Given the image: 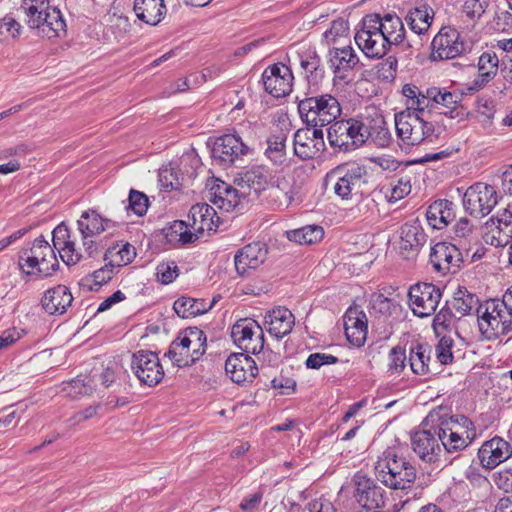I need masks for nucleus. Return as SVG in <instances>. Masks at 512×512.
<instances>
[{"mask_svg": "<svg viewBox=\"0 0 512 512\" xmlns=\"http://www.w3.org/2000/svg\"><path fill=\"white\" fill-rule=\"evenodd\" d=\"M18 268L25 279L39 280L52 276L59 269V263L54 248L41 235L32 242L29 249L21 252Z\"/></svg>", "mask_w": 512, "mask_h": 512, "instance_id": "1", "label": "nucleus"}, {"mask_svg": "<svg viewBox=\"0 0 512 512\" xmlns=\"http://www.w3.org/2000/svg\"><path fill=\"white\" fill-rule=\"evenodd\" d=\"M27 26L41 38L55 39L66 34V23L60 10L50 5L49 0H26Z\"/></svg>", "mask_w": 512, "mask_h": 512, "instance_id": "2", "label": "nucleus"}, {"mask_svg": "<svg viewBox=\"0 0 512 512\" xmlns=\"http://www.w3.org/2000/svg\"><path fill=\"white\" fill-rule=\"evenodd\" d=\"M375 470L379 480L394 490L408 489L416 479L414 466L393 449L382 453L376 462Z\"/></svg>", "mask_w": 512, "mask_h": 512, "instance_id": "3", "label": "nucleus"}, {"mask_svg": "<svg viewBox=\"0 0 512 512\" xmlns=\"http://www.w3.org/2000/svg\"><path fill=\"white\" fill-rule=\"evenodd\" d=\"M206 350V336L198 328H188L180 332L170 344L166 356L173 365L186 367L195 363Z\"/></svg>", "mask_w": 512, "mask_h": 512, "instance_id": "4", "label": "nucleus"}, {"mask_svg": "<svg viewBox=\"0 0 512 512\" xmlns=\"http://www.w3.org/2000/svg\"><path fill=\"white\" fill-rule=\"evenodd\" d=\"M298 110L302 120L316 129L334 122L342 111L339 101L331 94L305 98L299 102Z\"/></svg>", "mask_w": 512, "mask_h": 512, "instance_id": "5", "label": "nucleus"}, {"mask_svg": "<svg viewBox=\"0 0 512 512\" xmlns=\"http://www.w3.org/2000/svg\"><path fill=\"white\" fill-rule=\"evenodd\" d=\"M437 434L449 453L464 450L477 436L474 424L465 416L440 418Z\"/></svg>", "mask_w": 512, "mask_h": 512, "instance_id": "6", "label": "nucleus"}, {"mask_svg": "<svg viewBox=\"0 0 512 512\" xmlns=\"http://www.w3.org/2000/svg\"><path fill=\"white\" fill-rule=\"evenodd\" d=\"M367 117H354L335 121L328 129L329 143L344 150L362 146L369 138Z\"/></svg>", "mask_w": 512, "mask_h": 512, "instance_id": "7", "label": "nucleus"}, {"mask_svg": "<svg viewBox=\"0 0 512 512\" xmlns=\"http://www.w3.org/2000/svg\"><path fill=\"white\" fill-rule=\"evenodd\" d=\"M395 129L398 138L405 146H415L431 138L434 126L417 114L398 112L394 116Z\"/></svg>", "mask_w": 512, "mask_h": 512, "instance_id": "8", "label": "nucleus"}, {"mask_svg": "<svg viewBox=\"0 0 512 512\" xmlns=\"http://www.w3.org/2000/svg\"><path fill=\"white\" fill-rule=\"evenodd\" d=\"M478 326L484 338L497 339L512 331L511 316L495 301L486 302L478 310Z\"/></svg>", "mask_w": 512, "mask_h": 512, "instance_id": "9", "label": "nucleus"}, {"mask_svg": "<svg viewBox=\"0 0 512 512\" xmlns=\"http://www.w3.org/2000/svg\"><path fill=\"white\" fill-rule=\"evenodd\" d=\"M76 224L81 235L82 245L88 256H93L98 252L99 244L96 238L114 227L112 220L104 218L95 209L83 211Z\"/></svg>", "mask_w": 512, "mask_h": 512, "instance_id": "10", "label": "nucleus"}, {"mask_svg": "<svg viewBox=\"0 0 512 512\" xmlns=\"http://www.w3.org/2000/svg\"><path fill=\"white\" fill-rule=\"evenodd\" d=\"M230 334L233 343L244 353L256 355L264 349L263 328L254 319H239L232 325Z\"/></svg>", "mask_w": 512, "mask_h": 512, "instance_id": "11", "label": "nucleus"}, {"mask_svg": "<svg viewBox=\"0 0 512 512\" xmlns=\"http://www.w3.org/2000/svg\"><path fill=\"white\" fill-rule=\"evenodd\" d=\"M498 203L495 188L484 182H477L466 189L463 194V207L473 217L488 215Z\"/></svg>", "mask_w": 512, "mask_h": 512, "instance_id": "12", "label": "nucleus"}, {"mask_svg": "<svg viewBox=\"0 0 512 512\" xmlns=\"http://www.w3.org/2000/svg\"><path fill=\"white\" fill-rule=\"evenodd\" d=\"M371 14L366 15L354 39L359 49L369 58H382L387 54L389 47L382 37L380 26L374 21Z\"/></svg>", "mask_w": 512, "mask_h": 512, "instance_id": "13", "label": "nucleus"}, {"mask_svg": "<svg viewBox=\"0 0 512 512\" xmlns=\"http://www.w3.org/2000/svg\"><path fill=\"white\" fill-rule=\"evenodd\" d=\"M366 170L357 163H346L334 168L328 175V179L334 181V192L343 200L352 197L354 190L364 182Z\"/></svg>", "mask_w": 512, "mask_h": 512, "instance_id": "14", "label": "nucleus"}, {"mask_svg": "<svg viewBox=\"0 0 512 512\" xmlns=\"http://www.w3.org/2000/svg\"><path fill=\"white\" fill-rule=\"evenodd\" d=\"M465 51L459 31L452 26H443L431 41L430 59L443 61L455 59Z\"/></svg>", "mask_w": 512, "mask_h": 512, "instance_id": "15", "label": "nucleus"}, {"mask_svg": "<svg viewBox=\"0 0 512 512\" xmlns=\"http://www.w3.org/2000/svg\"><path fill=\"white\" fill-rule=\"evenodd\" d=\"M131 369L137 379L149 387L158 385L164 378V368L160 359L152 351L140 350L134 353Z\"/></svg>", "mask_w": 512, "mask_h": 512, "instance_id": "16", "label": "nucleus"}, {"mask_svg": "<svg viewBox=\"0 0 512 512\" xmlns=\"http://www.w3.org/2000/svg\"><path fill=\"white\" fill-rule=\"evenodd\" d=\"M440 289L432 283H417L408 292L409 306L418 317H428L436 311L440 299Z\"/></svg>", "mask_w": 512, "mask_h": 512, "instance_id": "17", "label": "nucleus"}, {"mask_svg": "<svg viewBox=\"0 0 512 512\" xmlns=\"http://www.w3.org/2000/svg\"><path fill=\"white\" fill-rule=\"evenodd\" d=\"M512 237V212L499 210L484 225L483 240L494 247L505 246Z\"/></svg>", "mask_w": 512, "mask_h": 512, "instance_id": "18", "label": "nucleus"}, {"mask_svg": "<svg viewBox=\"0 0 512 512\" xmlns=\"http://www.w3.org/2000/svg\"><path fill=\"white\" fill-rule=\"evenodd\" d=\"M219 223L220 218L215 209L206 203L195 204L189 211L188 225L196 239L216 232Z\"/></svg>", "mask_w": 512, "mask_h": 512, "instance_id": "19", "label": "nucleus"}, {"mask_svg": "<svg viewBox=\"0 0 512 512\" xmlns=\"http://www.w3.org/2000/svg\"><path fill=\"white\" fill-rule=\"evenodd\" d=\"M262 80L265 90L274 97L288 95L292 91L293 74L285 64H273L267 67Z\"/></svg>", "mask_w": 512, "mask_h": 512, "instance_id": "20", "label": "nucleus"}, {"mask_svg": "<svg viewBox=\"0 0 512 512\" xmlns=\"http://www.w3.org/2000/svg\"><path fill=\"white\" fill-rule=\"evenodd\" d=\"M322 129H299L294 135V152L301 159H313L324 150Z\"/></svg>", "mask_w": 512, "mask_h": 512, "instance_id": "21", "label": "nucleus"}, {"mask_svg": "<svg viewBox=\"0 0 512 512\" xmlns=\"http://www.w3.org/2000/svg\"><path fill=\"white\" fill-rule=\"evenodd\" d=\"M430 262L435 270L442 274L455 273L460 268L462 254L455 245L439 242L431 248Z\"/></svg>", "mask_w": 512, "mask_h": 512, "instance_id": "22", "label": "nucleus"}, {"mask_svg": "<svg viewBox=\"0 0 512 512\" xmlns=\"http://www.w3.org/2000/svg\"><path fill=\"white\" fill-rule=\"evenodd\" d=\"M206 187L208 189L207 198L219 209L230 212L239 205L238 191L230 184L217 178H211L207 181Z\"/></svg>", "mask_w": 512, "mask_h": 512, "instance_id": "23", "label": "nucleus"}, {"mask_svg": "<svg viewBox=\"0 0 512 512\" xmlns=\"http://www.w3.org/2000/svg\"><path fill=\"white\" fill-rule=\"evenodd\" d=\"M225 372L237 384L251 382L257 375L256 362L247 353L231 354L225 362Z\"/></svg>", "mask_w": 512, "mask_h": 512, "instance_id": "24", "label": "nucleus"}, {"mask_svg": "<svg viewBox=\"0 0 512 512\" xmlns=\"http://www.w3.org/2000/svg\"><path fill=\"white\" fill-rule=\"evenodd\" d=\"M356 498L361 510H379L384 506V490L365 475H356Z\"/></svg>", "mask_w": 512, "mask_h": 512, "instance_id": "25", "label": "nucleus"}, {"mask_svg": "<svg viewBox=\"0 0 512 512\" xmlns=\"http://www.w3.org/2000/svg\"><path fill=\"white\" fill-rule=\"evenodd\" d=\"M118 365L113 361H108L106 365L101 363L93 367L90 372L88 384L85 379H75L70 383L73 389L78 390L80 394H88L91 392L92 387H97L98 384L108 387L115 381Z\"/></svg>", "mask_w": 512, "mask_h": 512, "instance_id": "26", "label": "nucleus"}, {"mask_svg": "<svg viewBox=\"0 0 512 512\" xmlns=\"http://www.w3.org/2000/svg\"><path fill=\"white\" fill-rule=\"evenodd\" d=\"M343 321L347 340L357 347L364 345L368 331V321L364 311L358 307H350Z\"/></svg>", "mask_w": 512, "mask_h": 512, "instance_id": "27", "label": "nucleus"}, {"mask_svg": "<svg viewBox=\"0 0 512 512\" xmlns=\"http://www.w3.org/2000/svg\"><path fill=\"white\" fill-rule=\"evenodd\" d=\"M511 455L510 444L499 437L484 442L478 451L480 463L486 469H494Z\"/></svg>", "mask_w": 512, "mask_h": 512, "instance_id": "28", "label": "nucleus"}, {"mask_svg": "<svg viewBox=\"0 0 512 512\" xmlns=\"http://www.w3.org/2000/svg\"><path fill=\"white\" fill-rule=\"evenodd\" d=\"M52 242L51 246L59 252L60 258L65 264L74 265L80 261L82 255L66 225L59 224L53 230Z\"/></svg>", "mask_w": 512, "mask_h": 512, "instance_id": "29", "label": "nucleus"}, {"mask_svg": "<svg viewBox=\"0 0 512 512\" xmlns=\"http://www.w3.org/2000/svg\"><path fill=\"white\" fill-rule=\"evenodd\" d=\"M267 248L261 242L246 245L235 255V268L239 275H246L250 270L261 266L267 257Z\"/></svg>", "mask_w": 512, "mask_h": 512, "instance_id": "30", "label": "nucleus"}, {"mask_svg": "<svg viewBox=\"0 0 512 512\" xmlns=\"http://www.w3.org/2000/svg\"><path fill=\"white\" fill-rule=\"evenodd\" d=\"M294 324V315L289 309L282 306L268 311L264 317V326L267 332L276 339H281L290 334Z\"/></svg>", "mask_w": 512, "mask_h": 512, "instance_id": "31", "label": "nucleus"}, {"mask_svg": "<svg viewBox=\"0 0 512 512\" xmlns=\"http://www.w3.org/2000/svg\"><path fill=\"white\" fill-rule=\"evenodd\" d=\"M73 296L65 285H56L46 290L42 296L43 309L50 315H63L72 305Z\"/></svg>", "mask_w": 512, "mask_h": 512, "instance_id": "32", "label": "nucleus"}, {"mask_svg": "<svg viewBox=\"0 0 512 512\" xmlns=\"http://www.w3.org/2000/svg\"><path fill=\"white\" fill-rule=\"evenodd\" d=\"M439 438L429 430L416 431L411 438L413 451L425 462L433 463L441 453Z\"/></svg>", "mask_w": 512, "mask_h": 512, "instance_id": "33", "label": "nucleus"}, {"mask_svg": "<svg viewBox=\"0 0 512 512\" xmlns=\"http://www.w3.org/2000/svg\"><path fill=\"white\" fill-rule=\"evenodd\" d=\"M213 156L223 163H233L236 159L248 152V146L240 137L226 134L217 139L213 147Z\"/></svg>", "mask_w": 512, "mask_h": 512, "instance_id": "34", "label": "nucleus"}, {"mask_svg": "<svg viewBox=\"0 0 512 512\" xmlns=\"http://www.w3.org/2000/svg\"><path fill=\"white\" fill-rule=\"evenodd\" d=\"M499 59L495 52H483L477 62L478 75L467 88L470 92H477L491 82L498 73Z\"/></svg>", "mask_w": 512, "mask_h": 512, "instance_id": "35", "label": "nucleus"}, {"mask_svg": "<svg viewBox=\"0 0 512 512\" xmlns=\"http://www.w3.org/2000/svg\"><path fill=\"white\" fill-rule=\"evenodd\" d=\"M374 21L380 26V32L384 37L387 46L400 44L405 37V28L401 19L393 14H386L380 17L379 14H371Z\"/></svg>", "mask_w": 512, "mask_h": 512, "instance_id": "36", "label": "nucleus"}, {"mask_svg": "<svg viewBox=\"0 0 512 512\" xmlns=\"http://www.w3.org/2000/svg\"><path fill=\"white\" fill-rule=\"evenodd\" d=\"M133 9L140 21L151 26L158 25L167 12L164 0H135Z\"/></svg>", "mask_w": 512, "mask_h": 512, "instance_id": "37", "label": "nucleus"}, {"mask_svg": "<svg viewBox=\"0 0 512 512\" xmlns=\"http://www.w3.org/2000/svg\"><path fill=\"white\" fill-rule=\"evenodd\" d=\"M406 109L402 112L417 114L433 109L432 100L428 97V89L423 93L416 85L405 84L402 87Z\"/></svg>", "mask_w": 512, "mask_h": 512, "instance_id": "38", "label": "nucleus"}, {"mask_svg": "<svg viewBox=\"0 0 512 512\" xmlns=\"http://www.w3.org/2000/svg\"><path fill=\"white\" fill-rule=\"evenodd\" d=\"M426 218L434 229H443L455 218L453 203L448 200H438L432 203L426 212Z\"/></svg>", "mask_w": 512, "mask_h": 512, "instance_id": "39", "label": "nucleus"}, {"mask_svg": "<svg viewBox=\"0 0 512 512\" xmlns=\"http://www.w3.org/2000/svg\"><path fill=\"white\" fill-rule=\"evenodd\" d=\"M426 242V235L416 224H404L400 230L399 248L403 252L416 254Z\"/></svg>", "mask_w": 512, "mask_h": 512, "instance_id": "40", "label": "nucleus"}, {"mask_svg": "<svg viewBox=\"0 0 512 512\" xmlns=\"http://www.w3.org/2000/svg\"><path fill=\"white\" fill-rule=\"evenodd\" d=\"M214 304L215 300L206 302L204 299L181 297L174 302L173 308L178 316L188 319L208 312Z\"/></svg>", "mask_w": 512, "mask_h": 512, "instance_id": "41", "label": "nucleus"}, {"mask_svg": "<svg viewBox=\"0 0 512 512\" xmlns=\"http://www.w3.org/2000/svg\"><path fill=\"white\" fill-rule=\"evenodd\" d=\"M434 11L427 5H422L411 9L406 15V22L410 30L421 35L425 34L433 21Z\"/></svg>", "mask_w": 512, "mask_h": 512, "instance_id": "42", "label": "nucleus"}, {"mask_svg": "<svg viewBox=\"0 0 512 512\" xmlns=\"http://www.w3.org/2000/svg\"><path fill=\"white\" fill-rule=\"evenodd\" d=\"M330 63L335 71L352 70L359 62L354 49L350 46L333 48L329 52Z\"/></svg>", "mask_w": 512, "mask_h": 512, "instance_id": "43", "label": "nucleus"}, {"mask_svg": "<svg viewBox=\"0 0 512 512\" xmlns=\"http://www.w3.org/2000/svg\"><path fill=\"white\" fill-rule=\"evenodd\" d=\"M430 360V346L417 344L410 349L409 364L414 374L426 375L429 372Z\"/></svg>", "mask_w": 512, "mask_h": 512, "instance_id": "44", "label": "nucleus"}, {"mask_svg": "<svg viewBox=\"0 0 512 512\" xmlns=\"http://www.w3.org/2000/svg\"><path fill=\"white\" fill-rule=\"evenodd\" d=\"M270 180L267 171L260 167L252 168L245 172L241 178L242 183L256 194L269 190L272 186Z\"/></svg>", "mask_w": 512, "mask_h": 512, "instance_id": "45", "label": "nucleus"}, {"mask_svg": "<svg viewBox=\"0 0 512 512\" xmlns=\"http://www.w3.org/2000/svg\"><path fill=\"white\" fill-rule=\"evenodd\" d=\"M367 132L369 138L380 147H387L391 142V133L387 126L386 121L382 116H376L375 118L367 117Z\"/></svg>", "mask_w": 512, "mask_h": 512, "instance_id": "46", "label": "nucleus"}, {"mask_svg": "<svg viewBox=\"0 0 512 512\" xmlns=\"http://www.w3.org/2000/svg\"><path fill=\"white\" fill-rule=\"evenodd\" d=\"M188 222L174 221L167 227L165 235L170 243L187 244L192 243L196 240L195 233L188 229Z\"/></svg>", "mask_w": 512, "mask_h": 512, "instance_id": "47", "label": "nucleus"}, {"mask_svg": "<svg viewBox=\"0 0 512 512\" xmlns=\"http://www.w3.org/2000/svg\"><path fill=\"white\" fill-rule=\"evenodd\" d=\"M349 39V23L344 19H337L331 23L329 29L323 33V43L327 46L341 43Z\"/></svg>", "mask_w": 512, "mask_h": 512, "instance_id": "48", "label": "nucleus"}, {"mask_svg": "<svg viewBox=\"0 0 512 512\" xmlns=\"http://www.w3.org/2000/svg\"><path fill=\"white\" fill-rule=\"evenodd\" d=\"M107 256L113 266H125L133 261L136 256L135 247L129 243L116 244L108 249Z\"/></svg>", "mask_w": 512, "mask_h": 512, "instance_id": "49", "label": "nucleus"}, {"mask_svg": "<svg viewBox=\"0 0 512 512\" xmlns=\"http://www.w3.org/2000/svg\"><path fill=\"white\" fill-rule=\"evenodd\" d=\"M323 235L324 232L320 226H304L288 234L290 240L300 245L317 243L323 238Z\"/></svg>", "mask_w": 512, "mask_h": 512, "instance_id": "50", "label": "nucleus"}, {"mask_svg": "<svg viewBox=\"0 0 512 512\" xmlns=\"http://www.w3.org/2000/svg\"><path fill=\"white\" fill-rule=\"evenodd\" d=\"M496 113V106L492 99L479 98L476 101L474 117L483 127L492 125Z\"/></svg>", "mask_w": 512, "mask_h": 512, "instance_id": "51", "label": "nucleus"}, {"mask_svg": "<svg viewBox=\"0 0 512 512\" xmlns=\"http://www.w3.org/2000/svg\"><path fill=\"white\" fill-rule=\"evenodd\" d=\"M428 97L432 100L433 107L441 105L446 108H454L461 101L459 94L438 87L428 88Z\"/></svg>", "mask_w": 512, "mask_h": 512, "instance_id": "52", "label": "nucleus"}, {"mask_svg": "<svg viewBox=\"0 0 512 512\" xmlns=\"http://www.w3.org/2000/svg\"><path fill=\"white\" fill-rule=\"evenodd\" d=\"M158 180L161 187L168 191L180 188L183 177L177 168L168 165L159 170Z\"/></svg>", "mask_w": 512, "mask_h": 512, "instance_id": "53", "label": "nucleus"}, {"mask_svg": "<svg viewBox=\"0 0 512 512\" xmlns=\"http://www.w3.org/2000/svg\"><path fill=\"white\" fill-rule=\"evenodd\" d=\"M179 276V267L172 260H164L155 268L156 281L162 285L171 284Z\"/></svg>", "mask_w": 512, "mask_h": 512, "instance_id": "54", "label": "nucleus"}, {"mask_svg": "<svg viewBox=\"0 0 512 512\" xmlns=\"http://www.w3.org/2000/svg\"><path fill=\"white\" fill-rule=\"evenodd\" d=\"M269 199L276 208L282 210L291 205L294 195L291 189L286 190L285 188L280 187V185H272L269 189Z\"/></svg>", "mask_w": 512, "mask_h": 512, "instance_id": "55", "label": "nucleus"}, {"mask_svg": "<svg viewBox=\"0 0 512 512\" xmlns=\"http://www.w3.org/2000/svg\"><path fill=\"white\" fill-rule=\"evenodd\" d=\"M488 6L489 0H464L462 13L471 22H476L484 15Z\"/></svg>", "mask_w": 512, "mask_h": 512, "instance_id": "56", "label": "nucleus"}, {"mask_svg": "<svg viewBox=\"0 0 512 512\" xmlns=\"http://www.w3.org/2000/svg\"><path fill=\"white\" fill-rule=\"evenodd\" d=\"M411 192L410 181L406 179H399L396 182L390 183L385 191V197L390 203H395Z\"/></svg>", "mask_w": 512, "mask_h": 512, "instance_id": "57", "label": "nucleus"}, {"mask_svg": "<svg viewBox=\"0 0 512 512\" xmlns=\"http://www.w3.org/2000/svg\"><path fill=\"white\" fill-rule=\"evenodd\" d=\"M388 371L399 375L406 367V353L401 347H393L388 355Z\"/></svg>", "mask_w": 512, "mask_h": 512, "instance_id": "58", "label": "nucleus"}, {"mask_svg": "<svg viewBox=\"0 0 512 512\" xmlns=\"http://www.w3.org/2000/svg\"><path fill=\"white\" fill-rule=\"evenodd\" d=\"M112 273V268L107 266L102 267L84 278L85 285L88 286L90 290H97L103 284L111 280Z\"/></svg>", "mask_w": 512, "mask_h": 512, "instance_id": "59", "label": "nucleus"}, {"mask_svg": "<svg viewBox=\"0 0 512 512\" xmlns=\"http://www.w3.org/2000/svg\"><path fill=\"white\" fill-rule=\"evenodd\" d=\"M474 297L463 291H458L452 301V307L460 316H465L471 313L474 307Z\"/></svg>", "mask_w": 512, "mask_h": 512, "instance_id": "60", "label": "nucleus"}, {"mask_svg": "<svg viewBox=\"0 0 512 512\" xmlns=\"http://www.w3.org/2000/svg\"><path fill=\"white\" fill-rule=\"evenodd\" d=\"M22 30V26L14 18L5 16L0 19V42L7 38H17Z\"/></svg>", "mask_w": 512, "mask_h": 512, "instance_id": "61", "label": "nucleus"}, {"mask_svg": "<svg viewBox=\"0 0 512 512\" xmlns=\"http://www.w3.org/2000/svg\"><path fill=\"white\" fill-rule=\"evenodd\" d=\"M453 340L449 337H442L436 346V358L443 364L447 365L453 361L452 354Z\"/></svg>", "mask_w": 512, "mask_h": 512, "instance_id": "62", "label": "nucleus"}, {"mask_svg": "<svg viewBox=\"0 0 512 512\" xmlns=\"http://www.w3.org/2000/svg\"><path fill=\"white\" fill-rule=\"evenodd\" d=\"M128 208L137 216H143L148 209V198L142 192L131 190Z\"/></svg>", "mask_w": 512, "mask_h": 512, "instance_id": "63", "label": "nucleus"}, {"mask_svg": "<svg viewBox=\"0 0 512 512\" xmlns=\"http://www.w3.org/2000/svg\"><path fill=\"white\" fill-rule=\"evenodd\" d=\"M271 386L280 395H288L295 391L296 381L288 376L280 374L271 380Z\"/></svg>", "mask_w": 512, "mask_h": 512, "instance_id": "64", "label": "nucleus"}]
</instances>
